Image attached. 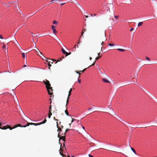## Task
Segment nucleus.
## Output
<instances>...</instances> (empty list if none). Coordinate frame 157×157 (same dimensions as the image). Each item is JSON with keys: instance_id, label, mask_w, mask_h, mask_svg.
I'll list each match as a JSON object with an SVG mask.
<instances>
[{"instance_id": "obj_46", "label": "nucleus", "mask_w": 157, "mask_h": 157, "mask_svg": "<svg viewBox=\"0 0 157 157\" xmlns=\"http://www.w3.org/2000/svg\"><path fill=\"white\" fill-rule=\"evenodd\" d=\"M66 54V56H67L69 55V54H68V53L67 52V53L66 54Z\"/></svg>"}, {"instance_id": "obj_50", "label": "nucleus", "mask_w": 157, "mask_h": 157, "mask_svg": "<svg viewBox=\"0 0 157 157\" xmlns=\"http://www.w3.org/2000/svg\"><path fill=\"white\" fill-rule=\"evenodd\" d=\"M13 97H16V98H17V97H16V95L15 94H14L13 95Z\"/></svg>"}, {"instance_id": "obj_8", "label": "nucleus", "mask_w": 157, "mask_h": 157, "mask_svg": "<svg viewBox=\"0 0 157 157\" xmlns=\"http://www.w3.org/2000/svg\"><path fill=\"white\" fill-rule=\"evenodd\" d=\"M69 98H70V97L68 96L67 99V101H66V104L65 105L66 109H67V104H68V102H69Z\"/></svg>"}, {"instance_id": "obj_9", "label": "nucleus", "mask_w": 157, "mask_h": 157, "mask_svg": "<svg viewBox=\"0 0 157 157\" xmlns=\"http://www.w3.org/2000/svg\"><path fill=\"white\" fill-rule=\"evenodd\" d=\"M46 61L48 63H53V60L52 59H50V60H46Z\"/></svg>"}, {"instance_id": "obj_64", "label": "nucleus", "mask_w": 157, "mask_h": 157, "mask_svg": "<svg viewBox=\"0 0 157 157\" xmlns=\"http://www.w3.org/2000/svg\"><path fill=\"white\" fill-rule=\"evenodd\" d=\"M85 17H86L87 18V17H88V16H86Z\"/></svg>"}, {"instance_id": "obj_55", "label": "nucleus", "mask_w": 157, "mask_h": 157, "mask_svg": "<svg viewBox=\"0 0 157 157\" xmlns=\"http://www.w3.org/2000/svg\"><path fill=\"white\" fill-rule=\"evenodd\" d=\"M2 125V124L1 123H0V128L1 129L2 128V127H1V125Z\"/></svg>"}, {"instance_id": "obj_16", "label": "nucleus", "mask_w": 157, "mask_h": 157, "mask_svg": "<svg viewBox=\"0 0 157 157\" xmlns=\"http://www.w3.org/2000/svg\"><path fill=\"white\" fill-rule=\"evenodd\" d=\"M75 72L77 74H79V77H78V78H79L80 77V75L81 74V73H82V72H80L79 71L78 72L77 71H75Z\"/></svg>"}, {"instance_id": "obj_52", "label": "nucleus", "mask_w": 157, "mask_h": 157, "mask_svg": "<svg viewBox=\"0 0 157 157\" xmlns=\"http://www.w3.org/2000/svg\"><path fill=\"white\" fill-rule=\"evenodd\" d=\"M51 116L50 115H48V117L49 118H51Z\"/></svg>"}, {"instance_id": "obj_7", "label": "nucleus", "mask_w": 157, "mask_h": 157, "mask_svg": "<svg viewBox=\"0 0 157 157\" xmlns=\"http://www.w3.org/2000/svg\"><path fill=\"white\" fill-rule=\"evenodd\" d=\"M59 138V140L60 139H62V140L64 141V142H65V135H64V136H62V135L61 136H59V137H58Z\"/></svg>"}, {"instance_id": "obj_58", "label": "nucleus", "mask_w": 157, "mask_h": 157, "mask_svg": "<svg viewBox=\"0 0 157 157\" xmlns=\"http://www.w3.org/2000/svg\"><path fill=\"white\" fill-rule=\"evenodd\" d=\"M98 55L99 56H100V52H99V53H98Z\"/></svg>"}, {"instance_id": "obj_51", "label": "nucleus", "mask_w": 157, "mask_h": 157, "mask_svg": "<svg viewBox=\"0 0 157 157\" xmlns=\"http://www.w3.org/2000/svg\"><path fill=\"white\" fill-rule=\"evenodd\" d=\"M65 3H61V4H60V5H61V6L63 5L64 4H65Z\"/></svg>"}, {"instance_id": "obj_43", "label": "nucleus", "mask_w": 157, "mask_h": 157, "mask_svg": "<svg viewBox=\"0 0 157 157\" xmlns=\"http://www.w3.org/2000/svg\"><path fill=\"white\" fill-rule=\"evenodd\" d=\"M118 17H119V16H114V17H115V18H116V19L118 18Z\"/></svg>"}, {"instance_id": "obj_19", "label": "nucleus", "mask_w": 157, "mask_h": 157, "mask_svg": "<svg viewBox=\"0 0 157 157\" xmlns=\"http://www.w3.org/2000/svg\"><path fill=\"white\" fill-rule=\"evenodd\" d=\"M13 3V2H9L8 3H7V4H5V5L6 6H9V5L10 4V3Z\"/></svg>"}, {"instance_id": "obj_31", "label": "nucleus", "mask_w": 157, "mask_h": 157, "mask_svg": "<svg viewBox=\"0 0 157 157\" xmlns=\"http://www.w3.org/2000/svg\"><path fill=\"white\" fill-rule=\"evenodd\" d=\"M52 113L51 112V111H49V113L48 115H50L51 116L52 115Z\"/></svg>"}, {"instance_id": "obj_34", "label": "nucleus", "mask_w": 157, "mask_h": 157, "mask_svg": "<svg viewBox=\"0 0 157 157\" xmlns=\"http://www.w3.org/2000/svg\"><path fill=\"white\" fill-rule=\"evenodd\" d=\"M72 118V120L71 121V123H72L74 121L76 120V119L73 118Z\"/></svg>"}, {"instance_id": "obj_62", "label": "nucleus", "mask_w": 157, "mask_h": 157, "mask_svg": "<svg viewBox=\"0 0 157 157\" xmlns=\"http://www.w3.org/2000/svg\"><path fill=\"white\" fill-rule=\"evenodd\" d=\"M60 124H61V122L60 121L59 122V124H58L59 125H60Z\"/></svg>"}, {"instance_id": "obj_39", "label": "nucleus", "mask_w": 157, "mask_h": 157, "mask_svg": "<svg viewBox=\"0 0 157 157\" xmlns=\"http://www.w3.org/2000/svg\"><path fill=\"white\" fill-rule=\"evenodd\" d=\"M27 66H29V65L27 64H26V65H24L23 66V67H27Z\"/></svg>"}, {"instance_id": "obj_49", "label": "nucleus", "mask_w": 157, "mask_h": 157, "mask_svg": "<svg viewBox=\"0 0 157 157\" xmlns=\"http://www.w3.org/2000/svg\"><path fill=\"white\" fill-rule=\"evenodd\" d=\"M76 121H77V123H78L79 124H80V123H79V121L78 120H76Z\"/></svg>"}, {"instance_id": "obj_10", "label": "nucleus", "mask_w": 157, "mask_h": 157, "mask_svg": "<svg viewBox=\"0 0 157 157\" xmlns=\"http://www.w3.org/2000/svg\"><path fill=\"white\" fill-rule=\"evenodd\" d=\"M102 81L103 82H106V83H109V81L107 79L104 78H103L102 79Z\"/></svg>"}, {"instance_id": "obj_61", "label": "nucleus", "mask_w": 157, "mask_h": 157, "mask_svg": "<svg viewBox=\"0 0 157 157\" xmlns=\"http://www.w3.org/2000/svg\"><path fill=\"white\" fill-rule=\"evenodd\" d=\"M83 32L82 31V35H81V36H82L83 34Z\"/></svg>"}, {"instance_id": "obj_35", "label": "nucleus", "mask_w": 157, "mask_h": 157, "mask_svg": "<svg viewBox=\"0 0 157 157\" xmlns=\"http://www.w3.org/2000/svg\"><path fill=\"white\" fill-rule=\"evenodd\" d=\"M146 59L147 60H148V61H150V58L147 57H146Z\"/></svg>"}, {"instance_id": "obj_56", "label": "nucleus", "mask_w": 157, "mask_h": 157, "mask_svg": "<svg viewBox=\"0 0 157 157\" xmlns=\"http://www.w3.org/2000/svg\"><path fill=\"white\" fill-rule=\"evenodd\" d=\"M83 31H86V29H83Z\"/></svg>"}, {"instance_id": "obj_44", "label": "nucleus", "mask_w": 157, "mask_h": 157, "mask_svg": "<svg viewBox=\"0 0 157 157\" xmlns=\"http://www.w3.org/2000/svg\"><path fill=\"white\" fill-rule=\"evenodd\" d=\"M53 119H54L55 121H58V120H57V119H56V118L55 117H54V118H53Z\"/></svg>"}, {"instance_id": "obj_36", "label": "nucleus", "mask_w": 157, "mask_h": 157, "mask_svg": "<svg viewBox=\"0 0 157 157\" xmlns=\"http://www.w3.org/2000/svg\"><path fill=\"white\" fill-rule=\"evenodd\" d=\"M109 45L110 46H113L114 45V44H111V43H109Z\"/></svg>"}, {"instance_id": "obj_28", "label": "nucleus", "mask_w": 157, "mask_h": 157, "mask_svg": "<svg viewBox=\"0 0 157 157\" xmlns=\"http://www.w3.org/2000/svg\"><path fill=\"white\" fill-rule=\"evenodd\" d=\"M64 58V57H60L59 58V59H58L57 60V62L58 61H60V60H61L62 59Z\"/></svg>"}, {"instance_id": "obj_4", "label": "nucleus", "mask_w": 157, "mask_h": 157, "mask_svg": "<svg viewBox=\"0 0 157 157\" xmlns=\"http://www.w3.org/2000/svg\"><path fill=\"white\" fill-rule=\"evenodd\" d=\"M56 125L57 127L58 128L57 130V131L58 132V137H59V136H61V135H63V134L62 133L61 134V132H62V129H60V128H59V125L57 121L56 122Z\"/></svg>"}, {"instance_id": "obj_2", "label": "nucleus", "mask_w": 157, "mask_h": 157, "mask_svg": "<svg viewBox=\"0 0 157 157\" xmlns=\"http://www.w3.org/2000/svg\"><path fill=\"white\" fill-rule=\"evenodd\" d=\"M46 121H47V120H46V119H45L42 122L40 123H28L27 125H34L35 126L40 125L41 124H42L45 123L46 122Z\"/></svg>"}, {"instance_id": "obj_14", "label": "nucleus", "mask_w": 157, "mask_h": 157, "mask_svg": "<svg viewBox=\"0 0 157 157\" xmlns=\"http://www.w3.org/2000/svg\"><path fill=\"white\" fill-rule=\"evenodd\" d=\"M53 89H52H52H49V92L50 93V94H49V95H52L53 94Z\"/></svg>"}, {"instance_id": "obj_37", "label": "nucleus", "mask_w": 157, "mask_h": 157, "mask_svg": "<svg viewBox=\"0 0 157 157\" xmlns=\"http://www.w3.org/2000/svg\"><path fill=\"white\" fill-rule=\"evenodd\" d=\"M56 2V0H52L51 1V3H54Z\"/></svg>"}, {"instance_id": "obj_20", "label": "nucleus", "mask_w": 157, "mask_h": 157, "mask_svg": "<svg viewBox=\"0 0 157 157\" xmlns=\"http://www.w3.org/2000/svg\"><path fill=\"white\" fill-rule=\"evenodd\" d=\"M8 126V128H9L10 130H12L13 129L15 128H14V127L13 128L11 127L9 125H7Z\"/></svg>"}, {"instance_id": "obj_59", "label": "nucleus", "mask_w": 157, "mask_h": 157, "mask_svg": "<svg viewBox=\"0 0 157 157\" xmlns=\"http://www.w3.org/2000/svg\"><path fill=\"white\" fill-rule=\"evenodd\" d=\"M82 128H83V129L84 130L85 129V127H84L83 126H82Z\"/></svg>"}, {"instance_id": "obj_41", "label": "nucleus", "mask_w": 157, "mask_h": 157, "mask_svg": "<svg viewBox=\"0 0 157 157\" xmlns=\"http://www.w3.org/2000/svg\"><path fill=\"white\" fill-rule=\"evenodd\" d=\"M5 48H6V46H5V44H4V45H3V47H2V48L3 49H4Z\"/></svg>"}, {"instance_id": "obj_18", "label": "nucleus", "mask_w": 157, "mask_h": 157, "mask_svg": "<svg viewBox=\"0 0 157 157\" xmlns=\"http://www.w3.org/2000/svg\"><path fill=\"white\" fill-rule=\"evenodd\" d=\"M143 24V22H139L138 23V26H141V25H142V24Z\"/></svg>"}, {"instance_id": "obj_5", "label": "nucleus", "mask_w": 157, "mask_h": 157, "mask_svg": "<svg viewBox=\"0 0 157 157\" xmlns=\"http://www.w3.org/2000/svg\"><path fill=\"white\" fill-rule=\"evenodd\" d=\"M28 123H32L27 122V124L25 125H24V126H22L20 124H17V125H16L14 126V128H15L17 127H27V126H29V125H27Z\"/></svg>"}, {"instance_id": "obj_48", "label": "nucleus", "mask_w": 157, "mask_h": 157, "mask_svg": "<svg viewBox=\"0 0 157 157\" xmlns=\"http://www.w3.org/2000/svg\"><path fill=\"white\" fill-rule=\"evenodd\" d=\"M134 29L133 28H132L130 30V31H132L133 30H134Z\"/></svg>"}, {"instance_id": "obj_32", "label": "nucleus", "mask_w": 157, "mask_h": 157, "mask_svg": "<svg viewBox=\"0 0 157 157\" xmlns=\"http://www.w3.org/2000/svg\"><path fill=\"white\" fill-rule=\"evenodd\" d=\"M59 128H60V129H62L63 128V125H60V126H59Z\"/></svg>"}, {"instance_id": "obj_22", "label": "nucleus", "mask_w": 157, "mask_h": 157, "mask_svg": "<svg viewBox=\"0 0 157 157\" xmlns=\"http://www.w3.org/2000/svg\"><path fill=\"white\" fill-rule=\"evenodd\" d=\"M62 51L63 53L64 54H66L67 53V52L63 48L62 49Z\"/></svg>"}, {"instance_id": "obj_21", "label": "nucleus", "mask_w": 157, "mask_h": 157, "mask_svg": "<svg viewBox=\"0 0 157 157\" xmlns=\"http://www.w3.org/2000/svg\"><path fill=\"white\" fill-rule=\"evenodd\" d=\"M70 129L68 128H67L66 129L65 132L63 133L64 135H66V133Z\"/></svg>"}, {"instance_id": "obj_63", "label": "nucleus", "mask_w": 157, "mask_h": 157, "mask_svg": "<svg viewBox=\"0 0 157 157\" xmlns=\"http://www.w3.org/2000/svg\"><path fill=\"white\" fill-rule=\"evenodd\" d=\"M71 123L70 124H69V125L70 126V127H71Z\"/></svg>"}, {"instance_id": "obj_23", "label": "nucleus", "mask_w": 157, "mask_h": 157, "mask_svg": "<svg viewBox=\"0 0 157 157\" xmlns=\"http://www.w3.org/2000/svg\"><path fill=\"white\" fill-rule=\"evenodd\" d=\"M53 23L54 24L57 25L58 23V22L57 21H53Z\"/></svg>"}, {"instance_id": "obj_53", "label": "nucleus", "mask_w": 157, "mask_h": 157, "mask_svg": "<svg viewBox=\"0 0 157 157\" xmlns=\"http://www.w3.org/2000/svg\"><path fill=\"white\" fill-rule=\"evenodd\" d=\"M134 77H136V79L137 78H138V77H137V75H136V76L135 75Z\"/></svg>"}, {"instance_id": "obj_29", "label": "nucleus", "mask_w": 157, "mask_h": 157, "mask_svg": "<svg viewBox=\"0 0 157 157\" xmlns=\"http://www.w3.org/2000/svg\"><path fill=\"white\" fill-rule=\"evenodd\" d=\"M96 62V61H95L94 63L91 65L88 68L91 67V66H93L94 65V64H95V63Z\"/></svg>"}, {"instance_id": "obj_27", "label": "nucleus", "mask_w": 157, "mask_h": 157, "mask_svg": "<svg viewBox=\"0 0 157 157\" xmlns=\"http://www.w3.org/2000/svg\"><path fill=\"white\" fill-rule=\"evenodd\" d=\"M86 69L87 68H85L82 71H79V72H82V73H83L84 72V71H85L86 70Z\"/></svg>"}, {"instance_id": "obj_13", "label": "nucleus", "mask_w": 157, "mask_h": 157, "mask_svg": "<svg viewBox=\"0 0 157 157\" xmlns=\"http://www.w3.org/2000/svg\"><path fill=\"white\" fill-rule=\"evenodd\" d=\"M8 126L7 125L6 126H4L3 127H2V128L1 129H6L8 128Z\"/></svg>"}, {"instance_id": "obj_3", "label": "nucleus", "mask_w": 157, "mask_h": 157, "mask_svg": "<svg viewBox=\"0 0 157 157\" xmlns=\"http://www.w3.org/2000/svg\"><path fill=\"white\" fill-rule=\"evenodd\" d=\"M106 40V39L105 37V31L104 33L103 34V36L102 38V39L100 41H99V42H101V44L102 46H103L104 41H105Z\"/></svg>"}, {"instance_id": "obj_26", "label": "nucleus", "mask_w": 157, "mask_h": 157, "mask_svg": "<svg viewBox=\"0 0 157 157\" xmlns=\"http://www.w3.org/2000/svg\"><path fill=\"white\" fill-rule=\"evenodd\" d=\"M101 56H99L98 57H96L95 59V61H96V60H98L99 58H101Z\"/></svg>"}, {"instance_id": "obj_40", "label": "nucleus", "mask_w": 157, "mask_h": 157, "mask_svg": "<svg viewBox=\"0 0 157 157\" xmlns=\"http://www.w3.org/2000/svg\"><path fill=\"white\" fill-rule=\"evenodd\" d=\"M78 81L79 82V83H81V80L80 79H78Z\"/></svg>"}, {"instance_id": "obj_30", "label": "nucleus", "mask_w": 157, "mask_h": 157, "mask_svg": "<svg viewBox=\"0 0 157 157\" xmlns=\"http://www.w3.org/2000/svg\"><path fill=\"white\" fill-rule=\"evenodd\" d=\"M76 47H77V48H78V45H75L74 46L73 48H74V49H76Z\"/></svg>"}, {"instance_id": "obj_38", "label": "nucleus", "mask_w": 157, "mask_h": 157, "mask_svg": "<svg viewBox=\"0 0 157 157\" xmlns=\"http://www.w3.org/2000/svg\"><path fill=\"white\" fill-rule=\"evenodd\" d=\"M51 109H52V105H50V107H49V111H51Z\"/></svg>"}, {"instance_id": "obj_42", "label": "nucleus", "mask_w": 157, "mask_h": 157, "mask_svg": "<svg viewBox=\"0 0 157 157\" xmlns=\"http://www.w3.org/2000/svg\"><path fill=\"white\" fill-rule=\"evenodd\" d=\"M41 58L43 59H44V58H45V56H42V57H41Z\"/></svg>"}, {"instance_id": "obj_60", "label": "nucleus", "mask_w": 157, "mask_h": 157, "mask_svg": "<svg viewBox=\"0 0 157 157\" xmlns=\"http://www.w3.org/2000/svg\"><path fill=\"white\" fill-rule=\"evenodd\" d=\"M91 109V108H89L88 109V110H90Z\"/></svg>"}, {"instance_id": "obj_15", "label": "nucleus", "mask_w": 157, "mask_h": 157, "mask_svg": "<svg viewBox=\"0 0 157 157\" xmlns=\"http://www.w3.org/2000/svg\"><path fill=\"white\" fill-rule=\"evenodd\" d=\"M117 50L123 52H124L125 51V49H121V48H118L117 49Z\"/></svg>"}, {"instance_id": "obj_6", "label": "nucleus", "mask_w": 157, "mask_h": 157, "mask_svg": "<svg viewBox=\"0 0 157 157\" xmlns=\"http://www.w3.org/2000/svg\"><path fill=\"white\" fill-rule=\"evenodd\" d=\"M52 28L53 30V33L54 34H56L57 33V31L56 29V26H55L52 25Z\"/></svg>"}, {"instance_id": "obj_33", "label": "nucleus", "mask_w": 157, "mask_h": 157, "mask_svg": "<svg viewBox=\"0 0 157 157\" xmlns=\"http://www.w3.org/2000/svg\"><path fill=\"white\" fill-rule=\"evenodd\" d=\"M48 64L49 66V69H50V67L52 66L51 64L50 63H48Z\"/></svg>"}, {"instance_id": "obj_1", "label": "nucleus", "mask_w": 157, "mask_h": 157, "mask_svg": "<svg viewBox=\"0 0 157 157\" xmlns=\"http://www.w3.org/2000/svg\"><path fill=\"white\" fill-rule=\"evenodd\" d=\"M45 81L44 80L43 81V82L46 85V88L48 90V94H50V93L49 92V89H52V87H50L51 86V84L49 82L48 80H47V79H46Z\"/></svg>"}, {"instance_id": "obj_54", "label": "nucleus", "mask_w": 157, "mask_h": 157, "mask_svg": "<svg viewBox=\"0 0 157 157\" xmlns=\"http://www.w3.org/2000/svg\"><path fill=\"white\" fill-rule=\"evenodd\" d=\"M20 14H23V13H22V12L20 10Z\"/></svg>"}, {"instance_id": "obj_25", "label": "nucleus", "mask_w": 157, "mask_h": 157, "mask_svg": "<svg viewBox=\"0 0 157 157\" xmlns=\"http://www.w3.org/2000/svg\"><path fill=\"white\" fill-rule=\"evenodd\" d=\"M66 114L68 116H69V113L67 111V109H66V110L65 111Z\"/></svg>"}, {"instance_id": "obj_17", "label": "nucleus", "mask_w": 157, "mask_h": 157, "mask_svg": "<svg viewBox=\"0 0 157 157\" xmlns=\"http://www.w3.org/2000/svg\"><path fill=\"white\" fill-rule=\"evenodd\" d=\"M35 48H36L38 50V51H36V53L37 54V55L39 56H40V55L39 54V53H40L42 55V53L39 51V50L35 47Z\"/></svg>"}, {"instance_id": "obj_57", "label": "nucleus", "mask_w": 157, "mask_h": 157, "mask_svg": "<svg viewBox=\"0 0 157 157\" xmlns=\"http://www.w3.org/2000/svg\"><path fill=\"white\" fill-rule=\"evenodd\" d=\"M89 59H90V60H91L92 59V58L91 57H90L89 58Z\"/></svg>"}, {"instance_id": "obj_45", "label": "nucleus", "mask_w": 157, "mask_h": 157, "mask_svg": "<svg viewBox=\"0 0 157 157\" xmlns=\"http://www.w3.org/2000/svg\"><path fill=\"white\" fill-rule=\"evenodd\" d=\"M0 38L1 39H3V37H2V35H0Z\"/></svg>"}, {"instance_id": "obj_12", "label": "nucleus", "mask_w": 157, "mask_h": 157, "mask_svg": "<svg viewBox=\"0 0 157 157\" xmlns=\"http://www.w3.org/2000/svg\"><path fill=\"white\" fill-rule=\"evenodd\" d=\"M72 90V88H71L69 91L68 96V97H69L70 96V95L71 94V92Z\"/></svg>"}, {"instance_id": "obj_47", "label": "nucleus", "mask_w": 157, "mask_h": 157, "mask_svg": "<svg viewBox=\"0 0 157 157\" xmlns=\"http://www.w3.org/2000/svg\"><path fill=\"white\" fill-rule=\"evenodd\" d=\"M89 157H94V156L93 155H91L90 154L89 155Z\"/></svg>"}, {"instance_id": "obj_11", "label": "nucleus", "mask_w": 157, "mask_h": 157, "mask_svg": "<svg viewBox=\"0 0 157 157\" xmlns=\"http://www.w3.org/2000/svg\"><path fill=\"white\" fill-rule=\"evenodd\" d=\"M21 54L22 55L23 58H27L26 54H25V53H22Z\"/></svg>"}, {"instance_id": "obj_24", "label": "nucleus", "mask_w": 157, "mask_h": 157, "mask_svg": "<svg viewBox=\"0 0 157 157\" xmlns=\"http://www.w3.org/2000/svg\"><path fill=\"white\" fill-rule=\"evenodd\" d=\"M131 149L132 150V151L133 152L136 154V152L135 150L132 147L131 148Z\"/></svg>"}]
</instances>
